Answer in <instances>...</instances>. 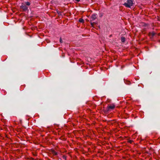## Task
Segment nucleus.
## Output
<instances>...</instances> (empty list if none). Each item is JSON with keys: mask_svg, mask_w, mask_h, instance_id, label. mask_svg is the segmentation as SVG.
Returning a JSON list of instances; mask_svg holds the SVG:
<instances>
[{"mask_svg": "<svg viewBox=\"0 0 160 160\" xmlns=\"http://www.w3.org/2000/svg\"><path fill=\"white\" fill-rule=\"evenodd\" d=\"M98 17L97 15L96 14H93L91 16L90 22L91 23V26L93 27V26L94 25L95 23L92 22V21L96 19Z\"/></svg>", "mask_w": 160, "mask_h": 160, "instance_id": "f257e3e1", "label": "nucleus"}, {"mask_svg": "<svg viewBox=\"0 0 160 160\" xmlns=\"http://www.w3.org/2000/svg\"><path fill=\"white\" fill-rule=\"evenodd\" d=\"M133 3V1L132 0H128L127 2L125 3L123 5L127 8H130L132 6Z\"/></svg>", "mask_w": 160, "mask_h": 160, "instance_id": "f03ea898", "label": "nucleus"}, {"mask_svg": "<svg viewBox=\"0 0 160 160\" xmlns=\"http://www.w3.org/2000/svg\"><path fill=\"white\" fill-rule=\"evenodd\" d=\"M115 108V105L114 104H112L108 105L107 107L108 111L110 110H113Z\"/></svg>", "mask_w": 160, "mask_h": 160, "instance_id": "7ed1b4c3", "label": "nucleus"}, {"mask_svg": "<svg viewBox=\"0 0 160 160\" xmlns=\"http://www.w3.org/2000/svg\"><path fill=\"white\" fill-rule=\"evenodd\" d=\"M21 7L22 8L24 11L27 10L28 9L27 7L25 6V5H22Z\"/></svg>", "mask_w": 160, "mask_h": 160, "instance_id": "20e7f679", "label": "nucleus"}, {"mask_svg": "<svg viewBox=\"0 0 160 160\" xmlns=\"http://www.w3.org/2000/svg\"><path fill=\"white\" fill-rule=\"evenodd\" d=\"M155 34V33L153 32H149V35L151 37H153Z\"/></svg>", "mask_w": 160, "mask_h": 160, "instance_id": "39448f33", "label": "nucleus"}, {"mask_svg": "<svg viewBox=\"0 0 160 160\" xmlns=\"http://www.w3.org/2000/svg\"><path fill=\"white\" fill-rule=\"evenodd\" d=\"M79 21L80 22L83 23L84 22V20L83 19L81 18L79 19Z\"/></svg>", "mask_w": 160, "mask_h": 160, "instance_id": "423d86ee", "label": "nucleus"}, {"mask_svg": "<svg viewBox=\"0 0 160 160\" xmlns=\"http://www.w3.org/2000/svg\"><path fill=\"white\" fill-rule=\"evenodd\" d=\"M125 38L123 37H122L121 38V41L122 42H124V41H125Z\"/></svg>", "mask_w": 160, "mask_h": 160, "instance_id": "0eeeda50", "label": "nucleus"}, {"mask_svg": "<svg viewBox=\"0 0 160 160\" xmlns=\"http://www.w3.org/2000/svg\"><path fill=\"white\" fill-rule=\"evenodd\" d=\"M26 4L28 6H29L30 4V3L29 2H26Z\"/></svg>", "mask_w": 160, "mask_h": 160, "instance_id": "6e6552de", "label": "nucleus"}, {"mask_svg": "<svg viewBox=\"0 0 160 160\" xmlns=\"http://www.w3.org/2000/svg\"><path fill=\"white\" fill-rule=\"evenodd\" d=\"M133 142V141L132 140H129L128 141V142L130 143H132Z\"/></svg>", "mask_w": 160, "mask_h": 160, "instance_id": "1a4fd4ad", "label": "nucleus"}, {"mask_svg": "<svg viewBox=\"0 0 160 160\" xmlns=\"http://www.w3.org/2000/svg\"><path fill=\"white\" fill-rule=\"evenodd\" d=\"M60 42L61 43H62V40L61 39V38H60Z\"/></svg>", "mask_w": 160, "mask_h": 160, "instance_id": "9d476101", "label": "nucleus"}, {"mask_svg": "<svg viewBox=\"0 0 160 160\" xmlns=\"http://www.w3.org/2000/svg\"><path fill=\"white\" fill-rule=\"evenodd\" d=\"M76 1L78 2H79L80 1V0H76Z\"/></svg>", "mask_w": 160, "mask_h": 160, "instance_id": "9b49d317", "label": "nucleus"}]
</instances>
